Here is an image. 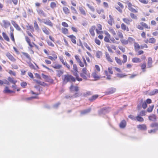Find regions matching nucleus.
<instances>
[{"label":"nucleus","instance_id":"f257e3e1","mask_svg":"<svg viewBox=\"0 0 158 158\" xmlns=\"http://www.w3.org/2000/svg\"><path fill=\"white\" fill-rule=\"evenodd\" d=\"M75 81L76 79L71 75L67 74L64 76V84H66L68 82H75Z\"/></svg>","mask_w":158,"mask_h":158},{"label":"nucleus","instance_id":"f03ea898","mask_svg":"<svg viewBox=\"0 0 158 158\" xmlns=\"http://www.w3.org/2000/svg\"><path fill=\"white\" fill-rule=\"evenodd\" d=\"M109 111L108 108L104 107L98 111V114L99 115H101L102 114H105L108 112Z\"/></svg>","mask_w":158,"mask_h":158},{"label":"nucleus","instance_id":"7ed1b4c3","mask_svg":"<svg viewBox=\"0 0 158 158\" xmlns=\"http://www.w3.org/2000/svg\"><path fill=\"white\" fill-rule=\"evenodd\" d=\"M2 22L3 23V26L6 28H8L10 25V22L7 20H3Z\"/></svg>","mask_w":158,"mask_h":158},{"label":"nucleus","instance_id":"20e7f679","mask_svg":"<svg viewBox=\"0 0 158 158\" xmlns=\"http://www.w3.org/2000/svg\"><path fill=\"white\" fill-rule=\"evenodd\" d=\"M37 12L39 15L40 16L46 17V14L44 13V11L41 9H39L37 10Z\"/></svg>","mask_w":158,"mask_h":158},{"label":"nucleus","instance_id":"39448f33","mask_svg":"<svg viewBox=\"0 0 158 158\" xmlns=\"http://www.w3.org/2000/svg\"><path fill=\"white\" fill-rule=\"evenodd\" d=\"M116 90V89L114 88H111L108 89L107 93L108 94H112L114 93Z\"/></svg>","mask_w":158,"mask_h":158},{"label":"nucleus","instance_id":"423d86ee","mask_svg":"<svg viewBox=\"0 0 158 158\" xmlns=\"http://www.w3.org/2000/svg\"><path fill=\"white\" fill-rule=\"evenodd\" d=\"M95 29V26H92L89 29V31L91 35L94 36L95 35L94 30Z\"/></svg>","mask_w":158,"mask_h":158},{"label":"nucleus","instance_id":"0eeeda50","mask_svg":"<svg viewBox=\"0 0 158 158\" xmlns=\"http://www.w3.org/2000/svg\"><path fill=\"white\" fill-rule=\"evenodd\" d=\"M43 23L51 27H52L53 23L52 22L49 20H44V21H43Z\"/></svg>","mask_w":158,"mask_h":158},{"label":"nucleus","instance_id":"6e6552de","mask_svg":"<svg viewBox=\"0 0 158 158\" xmlns=\"http://www.w3.org/2000/svg\"><path fill=\"white\" fill-rule=\"evenodd\" d=\"M11 23L14 26L18 31H20L21 29L19 26L14 21H11Z\"/></svg>","mask_w":158,"mask_h":158},{"label":"nucleus","instance_id":"1a4fd4ad","mask_svg":"<svg viewBox=\"0 0 158 158\" xmlns=\"http://www.w3.org/2000/svg\"><path fill=\"white\" fill-rule=\"evenodd\" d=\"M126 121L125 120H123L120 123L119 125V126L121 128H123L126 127Z\"/></svg>","mask_w":158,"mask_h":158},{"label":"nucleus","instance_id":"9d476101","mask_svg":"<svg viewBox=\"0 0 158 158\" xmlns=\"http://www.w3.org/2000/svg\"><path fill=\"white\" fill-rule=\"evenodd\" d=\"M137 128L141 130H145L147 128L144 124L139 125L137 126Z\"/></svg>","mask_w":158,"mask_h":158},{"label":"nucleus","instance_id":"9b49d317","mask_svg":"<svg viewBox=\"0 0 158 158\" xmlns=\"http://www.w3.org/2000/svg\"><path fill=\"white\" fill-rule=\"evenodd\" d=\"M6 56L11 61H14L15 60V59L10 53H8L6 54Z\"/></svg>","mask_w":158,"mask_h":158},{"label":"nucleus","instance_id":"f8f14e48","mask_svg":"<svg viewBox=\"0 0 158 158\" xmlns=\"http://www.w3.org/2000/svg\"><path fill=\"white\" fill-rule=\"evenodd\" d=\"M68 36L71 39V41L73 43L76 44V42L75 40L76 37L74 36L73 35H71Z\"/></svg>","mask_w":158,"mask_h":158},{"label":"nucleus","instance_id":"ddd939ff","mask_svg":"<svg viewBox=\"0 0 158 158\" xmlns=\"http://www.w3.org/2000/svg\"><path fill=\"white\" fill-rule=\"evenodd\" d=\"M91 109L90 108L84 110L81 112V114H85L89 113L91 111Z\"/></svg>","mask_w":158,"mask_h":158},{"label":"nucleus","instance_id":"4468645a","mask_svg":"<svg viewBox=\"0 0 158 158\" xmlns=\"http://www.w3.org/2000/svg\"><path fill=\"white\" fill-rule=\"evenodd\" d=\"M149 119L150 120L154 121L156 120V116L154 114H152L149 116Z\"/></svg>","mask_w":158,"mask_h":158},{"label":"nucleus","instance_id":"2eb2a0df","mask_svg":"<svg viewBox=\"0 0 158 158\" xmlns=\"http://www.w3.org/2000/svg\"><path fill=\"white\" fill-rule=\"evenodd\" d=\"M152 59L151 57H149L148 58V65L149 68H150L152 66Z\"/></svg>","mask_w":158,"mask_h":158},{"label":"nucleus","instance_id":"dca6fc26","mask_svg":"<svg viewBox=\"0 0 158 158\" xmlns=\"http://www.w3.org/2000/svg\"><path fill=\"white\" fill-rule=\"evenodd\" d=\"M132 61L134 63H140L141 62L140 59L138 58H134L132 59Z\"/></svg>","mask_w":158,"mask_h":158},{"label":"nucleus","instance_id":"f3484780","mask_svg":"<svg viewBox=\"0 0 158 158\" xmlns=\"http://www.w3.org/2000/svg\"><path fill=\"white\" fill-rule=\"evenodd\" d=\"M134 46L136 51H137L140 48V46H139V44L137 43H134Z\"/></svg>","mask_w":158,"mask_h":158},{"label":"nucleus","instance_id":"a211bd4d","mask_svg":"<svg viewBox=\"0 0 158 158\" xmlns=\"http://www.w3.org/2000/svg\"><path fill=\"white\" fill-rule=\"evenodd\" d=\"M123 21L126 23L128 24H130V22L132 21V19H128L126 18H124L123 19Z\"/></svg>","mask_w":158,"mask_h":158},{"label":"nucleus","instance_id":"6ab92c4d","mask_svg":"<svg viewBox=\"0 0 158 158\" xmlns=\"http://www.w3.org/2000/svg\"><path fill=\"white\" fill-rule=\"evenodd\" d=\"M73 88H74V90L75 91H77L79 90V87L77 86L74 87L73 85V83H72L70 87V90H72Z\"/></svg>","mask_w":158,"mask_h":158},{"label":"nucleus","instance_id":"aec40b11","mask_svg":"<svg viewBox=\"0 0 158 158\" xmlns=\"http://www.w3.org/2000/svg\"><path fill=\"white\" fill-rule=\"evenodd\" d=\"M121 28L123 30H127V31H129L128 27H127L126 25L124 23H122L121 25Z\"/></svg>","mask_w":158,"mask_h":158},{"label":"nucleus","instance_id":"412c9836","mask_svg":"<svg viewBox=\"0 0 158 158\" xmlns=\"http://www.w3.org/2000/svg\"><path fill=\"white\" fill-rule=\"evenodd\" d=\"M4 92L6 93H13V91L9 89L8 87L6 86L4 90Z\"/></svg>","mask_w":158,"mask_h":158},{"label":"nucleus","instance_id":"4be33fe9","mask_svg":"<svg viewBox=\"0 0 158 158\" xmlns=\"http://www.w3.org/2000/svg\"><path fill=\"white\" fill-rule=\"evenodd\" d=\"M106 57L107 60L111 62H113L112 60L110 57L109 54L107 52H106L105 53Z\"/></svg>","mask_w":158,"mask_h":158},{"label":"nucleus","instance_id":"5701e85b","mask_svg":"<svg viewBox=\"0 0 158 158\" xmlns=\"http://www.w3.org/2000/svg\"><path fill=\"white\" fill-rule=\"evenodd\" d=\"M34 27L35 29L37 31H38L40 30V28L38 26V25L36 22V21H35L34 22Z\"/></svg>","mask_w":158,"mask_h":158},{"label":"nucleus","instance_id":"b1692460","mask_svg":"<svg viewBox=\"0 0 158 158\" xmlns=\"http://www.w3.org/2000/svg\"><path fill=\"white\" fill-rule=\"evenodd\" d=\"M2 36L7 41H9L10 40L9 38L7 35L5 33L3 32L2 33Z\"/></svg>","mask_w":158,"mask_h":158},{"label":"nucleus","instance_id":"393cba45","mask_svg":"<svg viewBox=\"0 0 158 158\" xmlns=\"http://www.w3.org/2000/svg\"><path fill=\"white\" fill-rule=\"evenodd\" d=\"M22 53L25 56V57L27 58L29 60H31V58L30 57L29 55L27 53L22 52Z\"/></svg>","mask_w":158,"mask_h":158},{"label":"nucleus","instance_id":"a878e982","mask_svg":"<svg viewBox=\"0 0 158 158\" xmlns=\"http://www.w3.org/2000/svg\"><path fill=\"white\" fill-rule=\"evenodd\" d=\"M136 118L137 121L139 122H142L144 120L143 118L141 117L140 116H139V115H138L137 116H136Z\"/></svg>","mask_w":158,"mask_h":158},{"label":"nucleus","instance_id":"bb28decb","mask_svg":"<svg viewBox=\"0 0 158 158\" xmlns=\"http://www.w3.org/2000/svg\"><path fill=\"white\" fill-rule=\"evenodd\" d=\"M98 95H94L92 96L90 98H89V100L91 101H93L96 99L98 97Z\"/></svg>","mask_w":158,"mask_h":158},{"label":"nucleus","instance_id":"cd10ccee","mask_svg":"<svg viewBox=\"0 0 158 158\" xmlns=\"http://www.w3.org/2000/svg\"><path fill=\"white\" fill-rule=\"evenodd\" d=\"M43 31L46 35H48L49 34V31L46 29V27H44L42 28Z\"/></svg>","mask_w":158,"mask_h":158},{"label":"nucleus","instance_id":"c85d7f7f","mask_svg":"<svg viewBox=\"0 0 158 158\" xmlns=\"http://www.w3.org/2000/svg\"><path fill=\"white\" fill-rule=\"evenodd\" d=\"M156 39L154 38H150L148 40V42L152 44H154L156 42Z\"/></svg>","mask_w":158,"mask_h":158},{"label":"nucleus","instance_id":"c756f323","mask_svg":"<svg viewBox=\"0 0 158 158\" xmlns=\"http://www.w3.org/2000/svg\"><path fill=\"white\" fill-rule=\"evenodd\" d=\"M61 31L64 34H67L68 33V29L66 28H62Z\"/></svg>","mask_w":158,"mask_h":158},{"label":"nucleus","instance_id":"7c9ffc66","mask_svg":"<svg viewBox=\"0 0 158 158\" xmlns=\"http://www.w3.org/2000/svg\"><path fill=\"white\" fill-rule=\"evenodd\" d=\"M8 80L10 82H11L14 84H15L16 82V81L14 80L12 78H11L10 77H9L8 78Z\"/></svg>","mask_w":158,"mask_h":158},{"label":"nucleus","instance_id":"2f4dec72","mask_svg":"<svg viewBox=\"0 0 158 158\" xmlns=\"http://www.w3.org/2000/svg\"><path fill=\"white\" fill-rule=\"evenodd\" d=\"M107 36H108V37H107V36L105 37L104 38V40L105 42H109L110 40H109V38L110 37V35L108 33H107Z\"/></svg>","mask_w":158,"mask_h":158},{"label":"nucleus","instance_id":"473e14b6","mask_svg":"<svg viewBox=\"0 0 158 158\" xmlns=\"http://www.w3.org/2000/svg\"><path fill=\"white\" fill-rule=\"evenodd\" d=\"M79 10L80 11L81 13L83 15H85L86 13L85 10L82 7H79Z\"/></svg>","mask_w":158,"mask_h":158},{"label":"nucleus","instance_id":"72a5a7b5","mask_svg":"<svg viewBox=\"0 0 158 158\" xmlns=\"http://www.w3.org/2000/svg\"><path fill=\"white\" fill-rule=\"evenodd\" d=\"M115 60L117 63L120 65L122 64V62L121 61V60L118 58L117 57H115Z\"/></svg>","mask_w":158,"mask_h":158},{"label":"nucleus","instance_id":"f704fd0d","mask_svg":"<svg viewBox=\"0 0 158 158\" xmlns=\"http://www.w3.org/2000/svg\"><path fill=\"white\" fill-rule=\"evenodd\" d=\"M63 10L64 13L67 14L69 13V11L68 8L67 7H64L63 8Z\"/></svg>","mask_w":158,"mask_h":158},{"label":"nucleus","instance_id":"c9c22d12","mask_svg":"<svg viewBox=\"0 0 158 158\" xmlns=\"http://www.w3.org/2000/svg\"><path fill=\"white\" fill-rule=\"evenodd\" d=\"M102 55V53L100 51H98L96 53V56L98 58H100Z\"/></svg>","mask_w":158,"mask_h":158},{"label":"nucleus","instance_id":"e433bc0d","mask_svg":"<svg viewBox=\"0 0 158 158\" xmlns=\"http://www.w3.org/2000/svg\"><path fill=\"white\" fill-rule=\"evenodd\" d=\"M154 108V105L150 106L147 109V111L148 112H151Z\"/></svg>","mask_w":158,"mask_h":158},{"label":"nucleus","instance_id":"4c0bfd02","mask_svg":"<svg viewBox=\"0 0 158 158\" xmlns=\"http://www.w3.org/2000/svg\"><path fill=\"white\" fill-rule=\"evenodd\" d=\"M86 5L89 8V9L92 11L94 12V7L92 6H90L89 4L87 3Z\"/></svg>","mask_w":158,"mask_h":158},{"label":"nucleus","instance_id":"58836bf2","mask_svg":"<svg viewBox=\"0 0 158 158\" xmlns=\"http://www.w3.org/2000/svg\"><path fill=\"white\" fill-rule=\"evenodd\" d=\"M50 7L52 9L56 7V4L54 2H52L50 4Z\"/></svg>","mask_w":158,"mask_h":158},{"label":"nucleus","instance_id":"ea45409f","mask_svg":"<svg viewBox=\"0 0 158 158\" xmlns=\"http://www.w3.org/2000/svg\"><path fill=\"white\" fill-rule=\"evenodd\" d=\"M130 16L131 18L133 19H137V16L132 13H130Z\"/></svg>","mask_w":158,"mask_h":158},{"label":"nucleus","instance_id":"a19ab883","mask_svg":"<svg viewBox=\"0 0 158 158\" xmlns=\"http://www.w3.org/2000/svg\"><path fill=\"white\" fill-rule=\"evenodd\" d=\"M56 72H57V75L59 77H60L61 75H62L63 73V70H57Z\"/></svg>","mask_w":158,"mask_h":158},{"label":"nucleus","instance_id":"79ce46f5","mask_svg":"<svg viewBox=\"0 0 158 158\" xmlns=\"http://www.w3.org/2000/svg\"><path fill=\"white\" fill-rule=\"evenodd\" d=\"M53 67L56 69H58L62 67V65L60 64H56L53 66Z\"/></svg>","mask_w":158,"mask_h":158},{"label":"nucleus","instance_id":"37998d69","mask_svg":"<svg viewBox=\"0 0 158 158\" xmlns=\"http://www.w3.org/2000/svg\"><path fill=\"white\" fill-rule=\"evenodd\" d=\"M158 93V89H155L151 92V95H154Z\"/></svg>","mask_w":158,"mask_h":158},{"label":"nucleus","instance_id":"c03bdc74","mask_svg":"<svg viewBox=\"0 0 158 158\" xmlns=\"http://www.w3.org/2000/svg\"><path fill=\"white\" fill-rule=\"evenodd\" d=\"M80 95L81 94H80L78 93H76L73 95L71 96V97L73 98H76L79 97Z\"/></svg>","mask_w":158,"mask_h":158},{"label":"nucleus","instance_id":"a18cd8bd","mask_svg":"<svg viewBox=\"0 0 158 158\" xmlns=\"http://www.w3.org/2000/svg\"><path fill=\"white\" fill-rule=\"evenodd\" d=\"M123 60L122 61L123 63H125L127 61V56L126 55H123Z\"/></svg>","mask_w":158,"mask_h":158},{"label":"nucleus","instance_id":"49530a36","mask_svg":"<svg viewBox=\"0 0 158 158\" xmlns=\"http://www.w3.org/2000/svg\"><path fill=\"white\" fill-rule=\"evenodd\" d=\"M93 77L95 79H98L99 78V76L96 74L95 73H92Z\"/></svg>","mask_w":158,"mask_h":158},{"label":"nucleus","instance_id":"de8ad7c7","mask_svg":"<svg viewBox=\"0 0 158 158\" xmlns=\"http://www.w3.org/2000/svg\"><path fill=\"white\" fill-rule=\"evenodd\" d=\"M146 63L145 62L141 66V69L143 70V71H144V69L146 68Z\"/></svg>","mask_w":158,"mask_h":158},{"label":"nucleus","instance_id":"09e8293b","mask_svg":"<svg viewBox=\"0 0 158 158\" xmlns=\"http://www.w3.org/2000/svg\"><path fill=\"white\" fill-rule=\"evenodd\" d=\"M80 75L81 77L83 78V79H87V77L86 76V75L84 73H80Z\"/></svg>","mask_w":158,"mask_h":158},{"label":"nucleus","instance_id":"8fccbe9b","mask_svg":"<svg viewBox=\"0 0 158 158\" xmlns=\"http://www.w3.org/2000/svg\"><path fill=\"white\" fill-rule=\"evenodd\" d=\"M140 24H141V26H142L143 27H145L146 28H149L148 27V26L145 23H144L143 22H141L140 23Z\"/></svg>","mask_w":158,"mask_h":158},{"label":"nucleus","instance_id":"3c124183","mask_svg":"<svg viewBox=\"0 0 158 158\" xmlns=\"http://www.w3.org/2000/svg\"><path fill=\"white\" fill-rule=\"evenodd\" d=\"M158 130V128H156L153 130H151L148 131V132L150 133L153 132L154 133H155L156 131Z\"/></svg>","mask_w":158,"mask_h":158},{"label":"nucleus","instance_id":"603ef678","mask_svg":"<svg viewBox=\"0 0 158 158\" xmlns=\"http://www.w3.org/2000/svg\"><path fill=\"white\" fill-rule=\"evenodd\" d=\"M146 111L144 110H142L139 113V115L141 116H144L145 115Z\"/></svg>","mask_w":158,"mask_h":158},{"label":"nucleus","instance_id":"864d4df0","mask_svg":"<svg viewBox=\"0 0 158 158\" xmlns=\"http://www.w3.org/2000/svg\"><path fill=\"white\" fill-rule=\"evenodd\" d=\"M82 73H84L86 75H87V70L86 68H84L82 69Z\"/></svg>","mask_w":158,"mask_h":158},{"label":"nucleus","instance_id":"5fc2aeb1","mask_svg":"<svg viewBox=\"0 0 158 158\" xmlns=\"http://www.w3.org/2000/svg\"><path fill=\"white\" fill-rule=\"evenodd\" d=\"M48 58L49 59L51 60H53L55 59H56L57 58V57L56 56H54V57H53L51 56H48Z\"/></svg>","mask_w":158,"mask_h":158},{"label":"nucleus","instance_id":"6e6d98bb","mask_svg":"<svg viewBox=\"0 0 158 158\" xmlns=\"http://www.w3.org/2000/svg\"><path fill=\"white\" fill-rule=\"evenodd\" d=\"M71 9L72 10L73 13H77V12L75 8L73 6L71 7Z\"/></svg>","mask_w":158,"mask_h":158},{"label":"nucleus","instance_id":"4d7b16f0","mask_svg":"<svg viewBox=\"0 0 158 158\" xmlns=\"http://www.w3.org/2000/svg\"><path fill=\"white\" fill-rule=\"evenodd\" d=\"M121 41L124 44H127L128 43V41L125 40H121Z\"/></svg>","mask_w":158,"mask_h":158},{"label":"nucleus","instance_id":"13d9d810","mask_svg":"<svg viewBox=\"0 0 158 158\" xmlns=\"http://www.w3.org/2000/svg\"><path fill=\"white\" fill-rule=\"evenodd\" d=\"M73 69L75 72H78L76 64H74L73 65Z\"/></svg>","mask_w":158,"mask_h":158},{"label":"nucleus","instance_id":"bf43d9fd","mask_svg":"<svg viewBox=\"0 0 158 158\" xmlns=\"http://www.w3.org/2000/svg\"><path fill=\"white\" fill-rule=\"evenodd\" d=\"M129 10L132 12H134L135 13L137 12V11L134 8H133L132 7L128 8Z\"/></svg>","mask_w":158,"mask_h":158},{"label":"nucleus","instance_id":"052dcab7","mask_svg":"<svg viewBox=\"0 0 158 158\" xmlns=\"http://www.w3.org/2000/svg\"><path fill=\"white\" fill-rule=\"evenodd\" d=\"M27 85V83L26 82H23L21 83V85L22 87L24 88Z\"/></svg>","mask_w":158,"mask_h":158},{"label":"nucleus","instance_id":"680f3d73","mask_svg":"<svg viewBox=\"0 0 158 158\" xmlns=\"http://www.w3.org/2000/svg\"><path fill=\"white\" fill-rule=\"evenodd\" d=\"M142 106L143 108L144 109H145V108H146L147 106V103L145 102H144L142 104Z\"/></svg>","mask_w":158,"mask_h":158},{"label":"nucleus","instance_id":"e2e57ef3","mask_svg":"<svg viewBox=\"0 0 158 158\" xmlns=\"http://www.w3.org/2000/svg\"><path fill=\"white\" fill-rule=\"evenodd\" d=\"M128 117L130 118L131 119L133 120H135L136 119V117L133 116L132 115H130Z\"/></svg>","mask_w":158,"mask_h":158},{"label":"nucleus","instance_id":"0e129e2a","mask_svg":"<svg viewBox=\"0 0 158 158\" xmlns=\"http://www.w3.org/2000/svg\"><path fill=\"white\" fill-rule=\"evenodd\" d=\"M36 98V96H32L31 97L27 98L26 99L27 100H32L33 99Z\"/></svg>","mask_w":158,"mask_h":158},{"label":"nucleus","instance_id":"69168bd1","mask_svg":"<svg viewBox=\"0 0 158 158\" xmlns=\"http://www.w3.org/2000/svg\"><path fill=\"white\" fill-rule=\"evenodd\" d=\"M151 126L152 127H156L158 128V124L157 123H154L151 125Z\"/></svg>","mask_w":158,"mask_h":158},{"label":"nucleus","instance_id":"338daca9","mask_svg":"<svg viewBox=\"0 0 158 158\" xmlns=\"http://www.w3.org/2000/svg\"><path fill=\"white\" fill-rule=\"evenodd\" d=\"M139 1L145 4H147L148 2V1H147L146 0H139Z\"/></svg>","mask_w":158,"mask_h":158},{"label":"nucleus","instance_id":"774afa93","mask_svg":"<svg viewBox=\"0 0 158 158\" xmlns=\"http://www.w3.org/2000/svg\"><path fill=\"white\" fill-rule=\"evenodd\" d=\"M75 57L77 61L78 62H80V61H81L80 59H79V58L78 56H77V55L75 56Z\"/></svg>","mask_w":158,"mask_h":158}]
</instances>
